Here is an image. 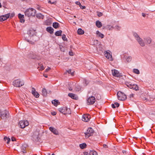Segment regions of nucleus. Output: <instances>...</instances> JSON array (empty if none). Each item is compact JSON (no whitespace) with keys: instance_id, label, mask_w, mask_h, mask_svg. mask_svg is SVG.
Returning a JSON list of instances; mask_svg holds the SVG:
<instances>
[{"instance_id":"f257e3e1","label":"nucleus","mask_w":155,"mask_h":155,"mask_svg":"<svg viewBox=\"0 0 155 155\" xmlns=\"http://www.w3.org/2000/svg\"><path fill=\"white\" fill-rule=\"evenodd\" d=\"M36 13V10L32 8H29L26 10L25 12L26 16L30 17L34 16Z\"/></svg>"},{"instance_id":"f03ea898","label":"nucleus","mask_w":155,"mask_h":155,"mask_svg":"<svg viewBox=\"0 0 155 155\" xmlns=\"http://www.w3.org/2000/svg\"><path fill=\"white\" fill-rule=\"evenodd\" d=\"M24 83L23 81H21L20 79H17L13 82V85L17 87H20L24 85Z\"/></svg>"},{"instance_id":"7ed1b4c3","label":"nucleus","mask_w":155,"mask_h":155,"mask_svg":"<svg viewBox=\"0 0 155 155\" xmlns=\"http://www.w3.org/2000/svg\"><path fill=\"white\" fill-rule=\"evenodd\" d=\"M125 84L130 89H132L135 91L139 90L138 86L136 84H132L131 82H126Z\"/></svg>"},{"instance_id":"20e7f679","label":"nucleus","mask_w":155,"mask_h":155,"mask_svg":"<svg viewBox=\"0 0 155 155\" xmlns=\"http://www.w3.org/2000/svg\"><path fill=\"white\" fill-rule=\"evenodd\" d=\"M117 95L118 99L119 100L124 101L127 99V96L125 94L120 91H118L117 94Z\"/></svg>"},{"instance_id":"39448f33","label":"nucleus","mask_w":155,"mask_h":155,"mask_svg":"<svg viewBox=\"0 0 155 155\" xmlns=\"http://www.w3.org/2000/svg\"><path fill=\"white\" fill-rule=\"evenodd\" d=\"M94 130L92 128H89L87 130V132L84 133L86 138H88L90 136H92L94 133Z\"/></svg>"},{"instance_id":"423d86ee","label":"nucleus","mask_w":155,"mask_h":155,"mask_svg":"<svg viewBox=\"0 0 155 155\" xmlns=\"http://www.w3.org/2000/svg\"><path fill=\"white\" fill-rule=\"evenodd\" d=\"M87 104L88 105H92L94 104L96 101V98L93 96L88 97L87 99Z\"/></svg>"},{"instance_id":"0eeeda50","label":"nucleus","mask_w":155,"mask_h":155,"mask_svg":"<svg viewBox=\"0 0 155 155\" xmlns=\"http://www.w3.org/2000/svg\"><path fill=\"white\" fill-rule=\"evenodd\" d=\"M19 125L20 126V127L21 128H24L26 126L28 125L29 123L28 121H20L19 122Z\"/></svg>"},{"instance_id":"6e6552de","label":"nucleus","mask_w":155,"mask_h":155,"mask_svg":"<svg viewBox=\"0 0 155 155\" xmlns=\"http://www.w3.org/2000/svg\"><path fill=\"white\" fill-rule=\"evenodd\" d=\"M8 113V111L6 110L1 111L0 112V115L1 118L3 120H5L7 118Z\"/></svg>"},{"instance_id":"1a4fd4ad","label":"nucleus","mask_w":155,"mask_h":155,"mask_svg":"<svg viewBox=\"0 0 155 155\" xmlns=\"http://www.w3.org/2000/svg\"><path fill=\"white\" fill-rule=\"evenodd\" d=\"M58 110L60 112L64 114H68L69 113V112L68 111V108L65 107H63L59 108H58Z\"/></svg>"},{"instance_id":"9d476101","label":"nucleus","mask_w":155,"mask_h":155,"mask_svg":"<svg viewBox=\"0 0 155 155\" xmlns=\"http://www.w3.org/2000/svg\"><path fill=\"white\" fill-rule=\"evenodd\" d=\"M91 118V116L88 114H85L83 115L82 117V120L85 122H87L89 121Z\"/></svg>"},{"instance_id":"9b49d317","label":"nucleus","mask_w":155,"mask_h":155,"mask_svg":"<svg viewBox=\"0 0 155 155\" xmlns=\"http://www.w3.org/2000/svg\"><path fill=\"white\" fill-rule=\"evenodd\" d=\"M50 130L55 135H59V132L58 130L55 129L54 127H49Z\"/></svg>"},{"instance_id":"f8f14e48","label":"nucleus","mask_w":155,"mask_h":155,"mask_svg":"<svg viewBox=\"0 0 155 155\" xmlns=\"http://www.w3.org/2000/svg\"><path fill=\"white\" fill-rule=\"evenodd\" d=\"M105 56L106 58L112 61L113 60L111 54L109 52L107 51H105Z\"/></svg>"},{"instance_id":"ddd939ff","label":"nucleus","mask_w":155,"mask_h":155,"mask_svg":"<svg viewBox=\"0 0 155 155\" xmlns=\"http://www.w3.org/2000/svg\"><path fill=\"white\" fill-rule=\"evenodd\" d=\"M31 93L36 98H38L39 96V94L37 91H36L35 89L32 87V88Z\"/></svg>"},{"instance_id":"4468645a","label":"nucleus","mask_w":155,"mask_h":155,"mask_svg":"<svg viewBox=\"0 0 155 155\" xmlns=\"http://www.w3.org/2000/svg\"><path fill=\"white\" fill-rule=\"evenodd\" d=\"M9 17V15L8 14L1 16L0 17V20L1 21H3L6 20Z\"/></svg>"},{"instance_id":"2eb2a0df","label":"nucleus","mask_w":155,"mask_h":155,"mask_svg":"<svg viewBox=\"0 0 155 155\" xmlns=\"http://www.w3.org/2000/svg\"><path fill=\"white\" fill-rule=\"evenodd\" d=\"M136 40L141 46L144 47L145 46V43L141 38H139Z\"/></svg>"},{"instance_id":"dca6fc26","label":"nucleus","mask_w":155,"mask_h":155,"mask_svg":"<svg viewBox=\"0 0 155 155\" xmlns=\"http://www.w3.org/2000/svg\"><path fill=\"white\" fill-rule=\"evenodd\" d=\"M112 73L113 76L118 77L120 76V74L118 71L115 69L112 70Z\"/></svg>"},{"instance_id":"f3484780","label":"nucleus","mask_w":155,"mask_h":155,"mask_svg":"<svg viewBox=\"0 0 155 155\" xmlns=\"http://www.w3.org/2000/svg\"><path fill=\"white\" fill-rule=\"evenodd\" d=\"M68 95L70 97H71L72 99H74L77 100L78 99V97L77 95L74 94L70 93L68 94Z\"/></svg>"},{"instance_id":"a211bd4d","label":"nucleus","mask_w":155,"mask_h":155,"mask_svg":"<svg viewBox=\"0 0 155 155\" xmlns=\"http://www.w3.org/2000/svg\"><path fill=\"white\" fill-rule=\"evenodd\" d=\"M28 147V145L26 144H24L21 147V151L24 153H26V149Z\"/></svg>"},{"instance_id":"6ab92c4d","label":"nucleus","mask_w":155,"mask_h":155,"mask_svg":"<svg viewBox=\"0 0 155 155\" xmlns=\"http://www.w3.org/2000/svg\"><path fill=\"white\" fill-rule=\"evenodd\" d=\"M18 17L20 19V22L21 23H24L25 21L24 19V15H22L21 14H18Z\"/></svg>"},{"instance_id":"aec40b11","label":"nucleus","mask_w":155,"mask_h":155,"mask_svg":"<svg viewBox=\"0 0 155 155\" xmlns=\"http://www.w3.org/2000/svg\"><path fill=\"white\" fill-rule=\"evenodd\" d=\"M46 30L47 31L51 34H52L54 32V29L51 27H48L46 28Z\"/></svg>"},{"instance_id":"412c9836","label":"nucleus","mask_w":155,"mask_h":155,"mask_svg":"<svg viewBox=\"0 0 155 155\" xmlns=\"http://www.w3.org/2000/svg\"><path fill=\"white\" fill-rule=\"evenodd\" d=\"M147 44H150L151 43L152 40L149 37L145 38H144Z\"/></svg>"},{"instance_id":"4be33fe9","label":"nucleus","mask_w":155,"mask_h":155,"mask_svg":"<svg viewBox=\"0 0 155 155\" xmlns=\"http://www.w3.org/2000/svg\"><path fill=\"white\" fill-rule=\"evenodd\" d=\"M93 94L96 97L97 100H99L101 99V96L97 92L95 93V92L93 93Z\"/></svg>"},{"instance_id":"5701e85b","label":"nucleus","mask_w":155,"mask_h":155,"mask_svg":"<svg viewBox=\"0 0 155 155\" xmlns=\"http://www.w3.org/2000/svg\"><path fill=\"white\" fill-rule=\"evenodd\" d=\"M52 26L55 29L58 28L59 27V24L57 22L53 23Z\"/></svg>"},{"instance_id":"b1692460","label":"nucleus","mask_w":155,"mask_h":155,"mask_svg":"<svg viewBox=\"0 0 155 155\" xmlns=\"http://www.w3.org/2000/svg\"><path fill=\"white\" fill-rule=\"evenodd\" d=\"M96 34L99 37H101L102 38H104V35L103 34L101 33L98 31H96Z\"/></svg>"},{"instance_id":"393cba45","label":"nucleus","mask_w":155,"mask_h":155,"mask_svg":"<svg viewBox=\"0 0 155 155\" xmlns=\"http://www.w3.org/2000/svg\"><path fill=\"white\" fill-rule=\"evenodd\" d=\"M62 31L61 30L55 32V35L56 36H59L61 35Z\"/></svg>"},{"instance_id":"a878e982","label":"nucleus","mask_w":155,"mask_h":155,"mask_svg":"<svg viewBox=\"0 0 155 155\" xmlns=\"http://www.w3.org/2000/svg\"><path fill=\"white\" fill-rule=\"evenodd\" d=\"M119 106V104L117 102H115L114 104H111V106L113 108H115L116 107H118Z\"/></svg>"},{"instance_id":"bb28decb","label":"nucleus","mask_w":155,"mask_h":155,"mask_svg":"<svg viewBox=\"0 0 155 155\" xmlns=\"http://www.w3.org/2000/svg\"><path fill=\"white\" fill-rule=\"evenodd\" d=\"M96 26L99 28H101L102 26L101 23L99 21H96Z\"/></svg>"},{"instance_id":"cd10ccee","label":"nucleus","mask_w":155,"mask_h":155,"mask_svg":"<svg viewBox=\"0 0 155 155\" xmlns=\"http://www.w3.org/2000/svg\"><path fill=\"white\" fill-rule=\"evenodd\" d=\"M36 17L39 19H43L44 18V16L41 13H38L36 15Z\"/></svg>"},{"instance_id":"c85d7f7f","label":"nucleus","mask_w":155,"mask_h":155,"mask_svg":"<svg viewBox=\"0 0 155 155\" xmlns=\"http://www.w3.org/2000/svg\"><path fill=\"white\" fill-rule=\"evenodd\" d=\"M38 68H40V69L41 70L44 69V67L43 66L42 64H41V63H38Z\"/></svg>"},{"instance_id":"c756f323","label":"nucleus","mask_w":155,"mask_h":155,"mask_svg":"<svg viewBox=\"0 0 155 155\" xmlns=\"http://www.w3.org/2000/svg\"><path fill=\"white\" fill-rule=\"evenodd\" d=\"M77 32L78 35H83L84 33V31L81 28H79L78 29Z\"/></svg>"},{"instance_id":"7c9ffc66","label":"nucleus","mask_w":155,"mask_h":155,"mask_svg":"<svg viewBox=\"0 0 155 155\" xmlns=\"http://www.w3.org/2000/svg\"><path fill=\"white\" fill-rule=\"evenodd\" d=\"M42 95L44 96H46L47 95V91L45 88H43L42 91Z\"/></svg>"},{"instance_id":"2f4dec72","label":"nucleus","mask_w":155,"mask_h":155,"mask_svg":"<svg viewBox=\"0 0 155 155\" xmlns=\"http://www.w3.org/2000/svg\"><path fill=\"white\" fill-rule=\"evenodd\" d=\"M87 145L85 143H84L82 144H81L79 145V146L81 149H84V148L86 147Z\"/></svg>"},{"instance_id":"473e14b6","label":"nucleus","mask_w":155,"mask_h":155,"mask_svg":"<svg viewBox=\"0 0 155 155\" xmlns=\"http://www.w3.org/2000/svg\"><path fill=\"white\" fill-rule=\"evenodd\" d=\"M90 155H97V152L94 150H91L89 153Z\"/></svg>"},{"instance_id":"72a5a7b5","label":"nucleus","mask_w":155,"mask_h":155,"mask_svg":"<svg viewBox=\"0 0 155 155\" xmlns=\"http://www.w3.org/2000/svg\"><path fill=\"white\" fill-rule=\"evenodd\" d=\"M58 101L56 100H54L52 101V103L55 106H57L58 105Z\"/></svg>"},{"instance_id":"f704fd0d","label":"nucleus","mask_w":155,"mask_h":155,"mask_svg":"<svg viewBox=\"0 0 155 155\" xmlns=\"http://www.w3.org/2000/svg\"><path fill=\"white\" fill-rule=\"evenodd\" d=\"M133 35L136 40L138 39L139 38H140L136 32H134L133 33Z\"/></svg>"},{"instance_id":"c9c22d12","label":"nucleus","mask_w":155,"mask_h":155,"mask_svg":"<svg viewBox=\"0 0 155 155\" xmlns=\"http://www.w3.org/2000/svg\"><path fill=\"white\" fill-rule=\"evenodd\" d=\"M133 72L137 74H140L139 71L137 69H134L133 70Z\"/></svg>"},{"instance_id":"e433bc0d","label":"nucleus","mask_w":155,"mask_h":155,"mask_svg":"<svg viewBox=\"0 0 155 155\" xmlns=\"http://www.w3.org/2000/svg\"><path fill=\"white\" fill-rule=\"evenodd\" d=\"M4 139L5 140V141H6L7 140V143H9L10 141V139L9 138H8L6 137H5L4 138Z\"/></svg>"},{"instance_id":"4c0bfd02","label":"nucleus","mask_w":155,"mask_h":155,"mask_svg":"<svg viewBox=\"0 0 155 155\" xmlns=\"http://www.w3.org/2000/svg\"><path fill=\"white\" fill-rule=\"evenodd\" d=\"M131 58H131V56H128L127 58V59H126L127 61L128 62H130L131 61Z\"/></svg>"},{"instance_id":"58836bf2","label":"nucleus","mask_w":155,"mask_h":155,"mask_svg":"<svg viewBox=\"0 0 155 155\" xmlns=\"http://www.w3.org/2000/svg\"><path fill=\"white\" fill-rule=\"evenodd\" d=\"M62 38L64 41H67V38H66V35H63L62 36Z\"/></svg>"},{"instance_id":"ea45409f","label":"nucleus","mask_w":155,"mask_h":155,"mask_svg":"<svg viewBox=\"0 0 155 155\" xmlns=\"http://www.w3.org/2000/svg\"><path fill=\"white\" fill-rule=\"evenodd\" d=\"M71 71V70L70 69L67 72L69 74H70L71 75H73L74 72H72Z\"/></svg>"},{"instance_id":"a19ab883","label":"nucleus","mask_w":155,"mask_h":155,"mask_svg":"<svg viewBox=\"0 0 155 155\" xmlns=\"http://www.w3.org/2000/svg\"><path fill=\"white\" fill-rule=\"evenodd\" d=\"M97 15L99 17H100L103 15V14L101 12H97Z\"/></svg>"},{"instance_id":"79ce46f5","label":"nucleus","mask_w":155,"mask_h":155,"mask_svg":"<svg viewBox=\"0 0 155 155\" xmlns=\"http://www.w3.org/2000/svg\"><path fill=\"white\" fill-rule=\"evenodd\" d=\"M26 41H27L28 42H29V43L31 44H34V42L32 41H30L28 40H26Z\"/></svg>"},{"instance_id":"37998d69","label":"nucleus","mask_w":155,"mask_h":155,"mask_svg":"<svg viewBox=\"0 0 155 155\" xmlns=\"http://www.w3.org/2000/svg\"><path fill=\"white\" fill-rule=\"evenodd\" d=\"M75 3H76V5H79V6L80 5H81V3L80 2H78V1L76 2H75Z\"/></svg>"},{"instance_id":"c03bdc74","label":"nucleus","mask_w":155,"mask_h":155,"mask_svg":"<svg viewBox=\"0 0 155 155\" xmlns=\"http://www.w3.org/2000/svg\"><path fill=\"white\" fill-rule=\"evenodd\" d=\"M80 8L82 9H84L86 8V7L85 6H83L81 5L80 6Z\"/></svg>"},{"instance_id":"a18cd8bd","label":"nucleus","mask_w":155,"mask_h":155,"mask_svg":"<svg viewBox=\"0 0 155 155\" xmlns=\"http://www.w3.org/2000/svg\"><path fill=\"white\" fill-rule=\"evenodd\" d=\"M51 114L53 116L55 115L56 114V113L54 111L51 112Z\"/></svg>"},{"instance_id":"49530a36","label":"nucleus","mask_w":155,"mask_h":155,"mask_svg":"<svg viewBox=\"0 0 155 155\" xmlns=\"http://www.w3.org/2000/svg\"><path fill=\"white\" fill-rule=\"evenodd\" d=\"M51 69V68H49V67H48L45 70V71L46 72H48L49 70H50V69Z\"/></svg>"},{"instance_id":"de8ad7c7","label":"nucleus","mask_w":155,"mask_h":155,"mask_svg":"<svg viewBox=\"0 0 155 155\" xmlns=\"http://www.w3.org/2000/svg\"><path fill=\"white\" fill-rule=\"evenodd\" d=\"M134 94H131L129 95V97L130 98L133 97H134Z\"/></svg>"},{"instance_id":"09e8293b","label":"nucleus","mask_w":155,"mask_h":155,"mask_svg":"<svg viewBox=\"0 0 155 155\" xmlns=\"http://www.w3.org/2000/svg\"><path fill=\"white\" fill-rule=\"evenodd\" d=\"M48 2L49 3H50V4H54V2H52L50 1H49Z\"/></svg>"},{"instance_id":"8fccbe9b","label":"nucleus","mask_w":155,"mask_h":155,"mask_svg":"<svg viewBox=\"0 0 155 155\" xmlns=\"http://www.w3.org/2000/svg\"><path fill=\"white\" fill-rule=\"evenodd\" d=\"M84 155H89V153L87 152H84Z\"/></svg>"},{"instance_id":"3c124183","label":"nucleus","mask_w":155,"mask_h":155,"mask_svg":"<svg viewBox=\"0 0 155 155\" xmlns=\"http://www.w3.org/2000/svg\"><path fill=\"white\" fill-rule=\"evenodd\" d=\"M142 16L143 17H145V16H146V14L145 13H142Z\"/></svg>"},{"instance_id":"603ef678","label":"nucleus","mask_w":155,"mask_h":155,"mask_svg":"<svg viewBox=\"0 0 155 155\" xmlns=\"http://www.w3.org/2000/svg\"><path fill=\"white\" fill-rule=\"evenodd\" d=\"M103 146V147L105 148H107V146L106 144H104Z\"/></svg>"},{"instance_id":"864d4df0","label":"nucleus","mask_w":155,"mask_h":155,"mask_svg":"<svg viewBox=\"0 0 155 155\" xmlns=\"http://www.w3.org/2000/svg\"><path fill=\"white\" fill-rule=\"evenodd\" d=\"M116 27L118 30H119L120 28L118 26H116Z\"/></svg>"},{"instance_id":"5fc2aeb1","label":"nucleus","mask_w":155,"mask_h":155,"mask_svg":"<svg viewBox=\"0 0 155 155\" xmlns=\"http://www.w3.org/2000/svg\"><path fill=\"white\" fill-rule=\"evenodd\" d=\"M15 139L14 137H12V140L13 141H15Z\"/></svg>"},{"instance_id":"6e6d98bb","label":"nucleus","mask_w":155,"mask_h":155,"mask_svg":"<svg viewBox=\"0 0 155 155\" xmlns=\"http://www.w3.org/2000/svg\"><path fill=\"white\" fill-rule=\"evenodd\" d=\"M84 82H85V85L86 86L87 85V84H88V82L87 83V81L85 80H84Z\"/></svg>"},{"instance_id":"4d7b16f0","label":"nucleus","mask_w":155,"mask_h":155,"mask_svg":"<svg viewBox=\"0 0 155 155\" xmlns=\"http://www.w3.org/2000/svg\"><path fill=\"white\" fill-rule=\"evenodd\" d=\"M28 34H30V33H31V31H28Z\"/></svg>"},{"instance_id":"13d9d810","label":"nucleus","mask_w":155,"mask_h":155,"mask_svg":"<svg viewBox=\"0 0 155 155\" xmlns=\"http://www.w3.org/2000/svg\"><path fill=\"white\" fill-rule=\"evenodd\" d=\"M69 90L70 91H71V90H72V89L71 88H69Z\"/></svg>"},{"instance_id":"bf43d9fd","label":"nucleus","mask_w":155,"mask_h":155,"mask_svg":"<svg viewBox=\"0 0 155 155\" xmlns=\"http://www.w3.org/2000/svg\"><path fill=\"white\" fill-rule=\"evenodd\" d=\"M109 26L108 28H109V29H110V25L108 26Z\"/></svg>"},{"instance_id":"052dcab7","label":"nucleus","mask_w":155,"mask_h":155,"mask_svg":"<svg viewBox=\"0 0 155 155\" xmlns=\"http://www.w3.org/2000/svg\"><path fill=\"white\" fill-rule=\"evenodd\" d=\"M2 7V5L1 3H0V8Z\"/></svg>"},{"instance_id":"680f3d73","label":"nucleus","mask_w":155,"mask_h":155,"mask_svg":"<svg viewBox=\"0 0 155 155\" xmlns=\"http://www.w3.org/2000/svg\"><path fill=\"white\" fill-rule=\"evenodd\" d=\"M45 78H47V75L45 76Z\"/></svg>"},{"instance_id":"e2e57ef3","label":"nucleus","mask_w":155,"mask_h":155,"mask_svg":"<svg viewBox=\"0 0 155 155\" xmlns=\"http://www.w3.org/2000/svg\"><path fill=\"white\" fill-rule=\"evenodd\" d=\"M70 55H72V54H71H71H70Z\"/></svg>"},{"instance_id":"0e129e2a","label":"nucleus","mask_w":155,"mask_h":155,"mask_svg":"<svg viewBox=\"0 0 155 155\" xmlns=\"http://www.w3.org/2000/svg\"><path fill=\"white\" fill-rule=\"evenodd\" d=\"M70 55H72V54H71H71H70Z\"/></svg>"},{"instance_id":"69168bd1","label":"nucleus","mask_w":155,"mask_h":155,"mask_svg":"<svg viewBox=\"0 0 155 155\" xmlns=\"http://www.w3.org/2000/svg\"><path fill=\"white\" fill-rule=\"evenodd\" d=\"M51 155H54V154L53 153V154H52Z\"/></svg>"},{"instance_id":"338daca9","label":"nucleus","mask_w":155,"mask_h":155,"mask_svg":"<svg viewBox=\"0 0 155 155\" xmlns=\"http://www.w3.org/2000/svg\"><path fill=\"white\" fill-rule=\"evenodd\" d=\"M35 134H38V133L37 132H36Z\"/></svg>"},{"instance_id":"774afa93","label":"nucleus","mask_w":155,"mask_h":155,"mask_svg":"<svg viewBox=\"0 0 155 155\" xmlns=\"http://www.w3.org/2000/svg\"><path fill=\"white\" fill-rule=\"evenodd\" d=\"M50 153H49V155H50Z\"/></svg>"}]
</instances>
